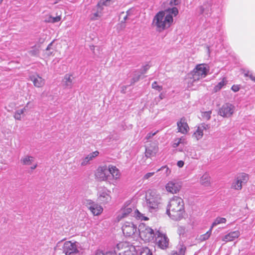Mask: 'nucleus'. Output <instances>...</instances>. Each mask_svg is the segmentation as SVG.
<instances>
[{"instance_id": "f257e3e1", "label": "nucleus", "mask_w": 255, "mask_h": 255, "mask_svg": "<svg viewBox=\"0 0 255 255\" xmlns=\"http://www.w3.org/2000/svg\"><path fill=\"white\" fill-rule=\"evenodd\" d=\"M178 13V10L176 7L158 12L153 20V24L156 27L157 31L160 32L169 27L173 21L172 15L175 16Z\"/></svg>"}, {"instance_id": "f03ea898", "label": "nucleus", "mask_w": 255, "mask_h": 255, "mask_svg": "<svg viewBox=\"0 0 255 255\" xmlns=\"http://www.w3.org/2000/svg\"><path fill=\"white\" fill-rule=\"evenodd\" d=\"M184 212L183 200L181 197L174 196L168 203L167 214L173 220H179L183 218Z\"/></svg>"}, {"instance_id": "7ed1b4c3", "label": "nucleus", "mask_w": 255, "mask_h": 255, "mask_svg": "<svg viewBox=\"0 0 255 255\" xmlns=\"http://www.w3.org/2000/svg\"><path fill=\"white\" fill-rule=\"evenodd\" d=\"M146 205L148 210H152L158 208L161 201V196L154 191H150L146 195Z\"/></svg>"}, {"instance_id": "20e7f679", "label": "nucleus", "mask_w": 255, "mask_h": 255, "mask_svg": "<svg viewBox=\"0 0 255 255\" xmlns=\"http://www.w3.org/2000/svg\"><path fill=\"white\" fill-rule=\"evenodd\" d=\"M118 255H136L135 246L128 242H121L117 246Z\"/></svg>"}, {"instance_id": "39448f33", "label": "nucleus", "mask_w": 255, "mask_h": 255, "mask_svg": "<svg viewBox=\"0 0 255 255\" xmlns=\"http://www.w3.org/2000/svg\"><path fill=\"white\" fill-rule=\"evenodd\" d=\"M209 71V67L204 64L197 65L192 72L193 81L205 78Z\"/></svg>"}, {"instance_id": "423d86ee", "label": "nucleus", "mask_w": 255, "mask_h": 255, "mask_svg": "<svg viewBox=\"0 0 255 255\" xmlns=\"http://www.w3.org/2000/svg\"><path fill=\"white\" fill-rule=\"evenodd\" d=\"M122 229L124 235L126 237L135 238L138 236V229L132 222H124Z\"/></svg>"}, {"instance_id": "0eeeda50", "label": "nucleus", "mask_w": 255, "mask_h": 255, "mask_svg": "<svg viewBox=\"0 0 255 255\" xmlns=\"http://www.w3.org/2000/svg\"><path fill=\"white\" fill-rule=\"evenodd\" d=\"M138 236L145 242H151L154 240V233L153 230L145 225L139 226L138 229Z\"/></svg>"}, {"instance_id": "6e6552de", "label": "nucleus", "mask_w": 255, "mask_h": 255, "mask_svg": "<svg viewBox=\"0 0 255 255\" xmlns=\"http://www.w3.org/2000/svg\"><path fill=\"white\" fill-rule=\"evenodd\" d=\"M133 209L130 207H126L121 210L118 216V219L120 220L126 217L131 214V216H135L138 219L147 220L148 218L143 216L137 210H135L134 213H132Z\"/></svg>"}, {"instance_id": "1a4fd4ad", "label": "nucleus", "mask_w": 255, "mask_h": 255, "mask_svg": "<svg viewBox=\"0 0 255 255\" xmlns=\"http://www.w3.org/2000/svg\"><path fill=\"white\" fill-rule=\"evenodd\" d=\"M249 179V175L245 173L239 174L232 184V188L241 190L243 186L245 185Z\"/></svg>"}, {"instance_id": "9d476101", "label": "nucleus", "mask_w": 255, "mask_h": 255, "mask_svg": "<svg viewBox=\"0 0 255 255\" xmlns=\"http://www.w3.org/2000/svg\"><path fill=\"white\" fill-rule=\"evenodd\" d=\"M78 245L79 244L71 241H66L64 242L62 246L63 253L65 255H73L78 253Z\"/></svg>"}, {"instance_id": "9b49d317", "label": "nucleus", "mask_w": 255, "mask_h": 255, "mask_svg": "<svg viewBox=\"0 0 255 255\" xmlns=\"http://www.w3.org/2000/svg\"><path fill=\"white\" fill-rule=\"evenodd\" d=\"M235 110V107L233 105L230 103H226L220 109L219 113L223 117L228 118L233 115Z\"/></svg>"}, {"instance_id": "f8f14e48", "label": "nucleus", "mask_w": 255, "mask_h": 255, "mask_svg": "<svg viewBox=\"0 0 255 255\" xmlns=\"http://www.w3.org/2000/svg\"><path fill=\"white\" fill-rule=\"evenodd\" d=\"M96 176L100 181H108L111 179L109 175V170L106 166L99 167L97 170Z\"/></svg>"}, {"instance_id": "ddd939ff", "label": "nucleus", "mask_w": 255, "mask_h": 255, "mask_svg": "<svg viewBox=\"0 0 255 255\" xmlns=\"http://www.w3.org/2000/svg\"><path fill=\"white\" fill-rule=\"evenodd\" d=\"M85 204L94 216L100 215L103 211V208L101 206L94 203L91 200H86Z\"/></svg>"}, {"instance_id": "4468645a", "label": "nucleus", "mask_w": 255, "mask_h": 255, "mask_svg": "<svg viewBox=\"0 0 255 255\" xmlns=\"http://www.w3.org/2000/svg\"><path fill=\"white\" fill-rule=\"evenodd\" d=\"M104 7H102L98 3L91 10V13L89 17L92 21L98 20L103 14Z\"/></svg>"}, {"instance_id": "2eb2a0df", "label": "nucleus", "mask_w": 255, "mask_h": 255, "mask_svg": "<svg viewBox=\"0 0 255 255\" xmlns=\"http://www.w3.org/2000/svg\"><path fill=\"white\" fill-rule=\"evenodd\" d=\"M181 188V183L176 180L169 181L165 185V189L168 192L172 194L178 193Z\"/></svg>"}, {"instance_id": "dca6fc26", "label": "nucleus", "mask_w": 255, "mask_h": 255, "mask_svg": "<svg viewBox=\"0 0 255 255\" xmlns=\"http://www.w3.org/2000/svg\"><path fill=\"white\" fill-rule=\"evenodd\" d=\"M111 192L105 188H102L98 192V199L102 203L109 202L111 199L110 195Z\"/></svg>"}, {"instance_id": "f3484780", "label": "nucleus", "mask_w": 255, "mask_h": 255, "mask_svg": "<svg viewBox=\"0 0 255 255\" xmlns=\"http://www.w3.org/2000/svg\"><path fill=\"white\" fill-rule=\"evenodd\" d=\"M197 10L199 14L207 17L210 16L212 12L211 5L209 3H204L203 5L199 6Z\"/></svg>"}, {"instance_id": "a211bd4d", "label": "nucleus", "mask_w": 255, "mask_h": 255, "mask_svg": "<svg viewBox=\"0 0 255 255\" xmlns=\"http://www.w3.org/2000/svg\"><path fill=\"white\" fill-rule=\"evenodd\" d=\"M158 147L157 145L155 143H152L149 146L146 148L145 152V156L147 158L154 156L158 152Z\"/></svg>"}, {"instance_id": "6ab92c4d", "label": "nucleus", "mask_w": 255, "mask_h": 255, "mask_svg": "<svg viewBox=\"0 0 255 255\" xmlns=\"http://www.w3.org/2000/svg\"><path fill=\"white\" fill-rule=\"evenodd\" d=\"M30 80L32 81L34 86L40 88L45 84V80L38 75H33L29 77Z\"/></svg>"}, {"instance_id": "aec40b11", "label": "nucleus", "mask_w": 255, "mask_h": 255, "mask_svg": "<svg viewBox=\"0 0 255 255\" xmlns=\"http://www.w3.org/2000/svg\"><path fill=\"white\" fill-rule=\"evenodd\" d=\"M240 236V233L239 231L231 232L223 237L222 241L225 242H231L239 238Z\"/></svg>"}, {"instance_id": "412c9836", "label": "nucleus", "mask_w": 255, "mask_h": 255, "mask_svg": "<svg viewBox=\"0 0 255 255\" xmlns=\"http://www.w3.org/2000/svg\"><path fill=\"white\" fill-rule=\"evenodd\" d=\"M158 246L162 249L166 248L168 246L169 240L165 235L159 236L157 239Z\"/></svg>"}, {"instance_id": "4be33fe9", "label": "nucleus", "mask_w": 255, "mask_h": 255, "mask_svg": "<svg viewBox=\"0 0 255 255\" xmlns=\"http://www.w3.org/2000/svg\"><path fill=\"white\" fill-rule=\"evenodd\" d=\"M99 154V151H95L88 154L86 157H85L81 164L82 166H85L89 163L91 160H92L94 158L97 157Z\"/></svg>"}, {"instance_id": "5701e85b", "label": "nucleus", "mask_w": 255, "mask_h": 255, "mask_svg": "<svg viewBox=\"0 0 255 255\" xmlns=\"http://www.w3.org/2000/svg\"><path fill=\"white\" fill-rule=\"evenodd\" d=\"M30 105V102H28L27 104L25 105V106L22 109L17 110L16 111L14 115V118L15 120H20L22 117L23 116L24 113L25 112L28 108V106Z\"/></svg>"}, {"instance_id": "b1692460", "label": "nucleus", "mask_w": 255, "mask_h": 255, "mask_svg": "<svg viewBox=\"0 0 255 255\" xmlns=\"http://www.w3.org/2000/svg\"><path fill=\"white\" fill-rule=\"evenodd\" d=\"M73 77L72 75L66 74L62 81L64 85L69 88H71L73 85Z\"/></svg>"}, {"instance_id": "393cba45", "label": "nucleus", "mask_w": 255, "mask_h": 255, "mask_svg": "<svg viewBox=\"0 0 255 255\" xmlns=\"http://www.w3.org/2000/svg\"><path fill=\"white\" fill-rule=\"evenodd\" d=\"M109 170V175L111 174L113 178L118 179L120 176V172L118 169L115 166L109 165L108 167Z\"/></svg>"}, {"instance_id": "a878e982", "label": "nucleus", "mask_w": 255, "mask_h": 255, "mask_svg": "<svg viewBox=\"0 0 255 255\" xmlns=\"http://www.w3.org/2000/svg\"><path fill=\"white\" fill-rule=\"evenodd\" d=\"M200 183L204 186H209L210 185V176L209 174L205 173L200 178Z\"/></svg>"}, {"instance_id": "bb28decb", "label": "nucleus", "mask_w": 255, "mask_h": 255, "mask_svg": "<svg viewBox=\"0 0 255 255\" xmlns=\"http://www.w3.org/2000/svg\"><path fill=\"white\" fill-rule=\"evenodd\" d=\"M34 161V158L30 156H25L20 159V162L24 165H30Z\"/></svg>"}, {"instance_id": "cd10ccee", "label": "nucleus", "mask_w": 255, "mask_h": 255, "mask_svg": "<svg viewBox=\"0 0 255 255\" xmlns=\"http://www.w3.org/2000/svg\"><path fill=\"white\" fill-rule=\"evenodd\" d=\"M177 251L174 252L172 255H184L186 248L184 245L180 244L177 246Z\"/></svg>"}, {"instance_id": "c85d7f7f", "label": "nucleus", "mask_w": 255, "mask_h": 255, "mask_svg": "<svg viewBox=\"0 0 255 255\" xmlns=\"http://www.w3.org/2000/svg\"><path fill=\"white\" fill-rule=\"evenodd\" d=\"M186 143L185 138L182 136L181 138L176 139L173 143L172 146L174 148H176L178 146H180L181 145H184V144Z\"/></svg>"}, {"instance_id": "c756f323", "label": "nucleus", "mask_w": 255, "mask_h": 255, "mask_svg": "<svg viewBox=\"0 0 255 255\" xmlns=\"http://www.w3.org/2000/svg\"><path fill=\"white\" fill-rule=\"evenodd\" d=\"M28 54L31 56H37L39 54V47L32 46L28 51Z\"/></svg>"}, {"instance_id": "7c9ffc66", "label": "nucleus", "mask_w": 255, "mask_h": 255, "mask_svg": "<svg viewBox=\"0 0 255 255\" xmlns=\"http://www.w3.org/2000/svg\"><path fill=\"white\" fill-rule=\"evenodd\" d=\"M161 171L162 172L163 176L165 177H168L171 173V170L166 166H163L160 168L157 169L156 172Z\"/></svg>"}, {"instance_id": "2f4dec72", "label": "nucleus", "mask_w": 255, "mask_h": 255, "mask_svg": "<svg viewBox=\"0 0 255 255\" xmlns=\"http://www.w3.org/2000/svg\"><path fill=\"white\" fill-rule=\"evenodd\" d=\"M226 222V218L218 217L216 218V219L214 220V222L212 223L211 228H212V229L214 227L220 224L225 223Z\"/></svg>"}, {"instance_id": "473e14b6", "label": "nucleus", "mask_w": 255, "mask_h": 255, "mask_svg": "<svg viewBox=\"0 0 255 255\" xmlns=\"http://www.w3.org/2000/svg\"><path fill=\"white\" fill-rule=\"evenodd\" d=\"M177 128H189L187 123L186 119L185 118H182L180 121L177 123Z\"/></svg>"}, {"instance_id": "72a5a7b5", "label": "nucleus", "mask_w": 255, "mask_h": 255, "mask_svg": "<svg viewBox=\"0 0 255 255\" xmlns=\"http://www.w3.org/2000/svg\"><path fill=\"white\" fill-rule=\"evenodd\" d=\"M203 135V130L202 128H197L195 132H194L193 136L197 140L201 139Z\"/></svg>"}, {"instance_id": "f704fd0d", "label": "nucleus", "mask_w": 255, "mask_h": 255, "mask_svg": "<svg viewBox=\"0 0 255 255\" xmlns=\"http://www.w3.org/2000/svg\"><path fill=\"white\" fill-rule=\"evenodd\" d=\"M212 230V228H210V230L206 233L200 236L199 240L201 241H204L208 240L211 235Z\"/></svg>"}, {"instance_id": "c9c22d12", "label": "nucleus", "mask_w": 255, "mask_h": 255, "mask_svg": "<svg viewBox=\"0 0 255 255\" xmlns=\"http://www.w3.org/2000/svg\"><path fill=\"white\" fill-rule=\"evenodd\" d=\"M140 255H152V254L148 248L144 247L140 249Z\"/></svg>"}, {"instance_id": "e433bc0d", "label": "nucleus", "mask_w": 255, "mask_h": 255, "mask_svg": "<svg viewBox=\"0 0 255 255\" xmlns=\"http://www.w3.org/2000/svg\"><path fill=\"white\" fill-rule=\"evenodd\" d=\"M184 150L187 152L188 156L192 158H195V156H196V153L194 149H191V148L186 147Z\"/></svg>"}, {"instance_id": "4c0bfd02", "label": "nucleus", "mask_w": 255, "mask_h": 255, "mask_svg": "<svg viewBox=\"0 0 255 255\" xmlns=\"http://www.w3.org/2000/svg\"><path fill=\"white\" fill-rule=\"evenodd\" d=\"M226 81L224 78L221 82L218 83L217 85L214 87V90L216 92L219 91L226 84Z\"/></svg>"}, {"instance_id": "58836bf2", "label": "nucleus", "mask_w": 255, "mask_h": 255, "mask_svg": "<svg viewBox=\"0 0 255 255\" xmlns=\"http://www.w3.org/2000/svg\"><path fill=\"white\" fill-rule=\"evenodd\" d=\"M114 0H101L98 3L102 7L104 6H108L111 4Z\"/></svg>"}, {"instance_id": "ea45409f", "label": "nucleus", "mask_w": 255, "mask_h": 255, "mask_svg": "<svg viewBox=\"0 0 255 255\" xmlns=\"http://www.w3.org/2000/svg\"><path fill=\"white\" fill-rule=\"evenodd\" d=\"M178 233L180 237L186 236V230L185 227L180 226L178 228Z\"/></svg>"}, {"instance_id": "a19ab883", "label": "nucleus", "mask_w": 255, "mask_h": 255, "mask_svg": "<svg viewBox=\"0 0 255 255\" xmlns=\"http://www.w3.org/2000/svg\"><path fill=\"white\" fill-rule=\"evenodd\" d=\"M61 20V17L60 16H57L56 17L50 16L49 17L48 22L52 23H55Z\"/></svg>"}, {"instance_id": "79ce46f5", "label": "nucleus", "mask_w": 255, "mask_h": 255, "mask_svg": "<svg viewBox=\"0 0 255 255\" xmlns=\"http://www.w3.org/2000/svg\"><path fill=\"white\" fill-rule=\"evenodd\" d=\"M150 67V66L148 64H146L145 65L143 66L140 69V74L142 75L145 73L149 69Z\"/></svg>"}, {"instance_id": "37998d69", "label": "nucleus", "mask_w": 255, "mask_h": 255, "mask_svg": "<svg viewBox=\"0 0 255 255\" xmlns=\"http://www.w3.org/2000/svg\"><path fill=\"white\" fill-rule=\"evenodd\" d=\"M211 111L205 112L202 113V116L206 120H209L211 117Z\"/></svg>"}, {"instance_id": "c03bdc74", "label": "nucleus", "mask_w": 255, "mask_h": 255, "mask_svg": "<svg viewBox=\"0 0 255 255\" xmlns=\"http://www.w3.org/2000/svg\"><path fill=\"white\" fill-rule=\"evenodd\" d=\"M152 88L158 91H160L162 89V86L158 85L157 82L155 81L152 84Z\"/></svg>"}, {"instance_id": "a18cd8bd", "label": "nucleus", "mask_w": 255, "mask_h": 255, "mask_svg": "<svg viewBox=\"0 0 255 255\" xmlns=\"http://www.w3.org/2000/svg\"><path fill=\"white\" fill-rule=\"evenodd\" d=\"M131 10H129L127 11V14L124 17V21L125 22L128 20H132V18L130 17Z\"/></svg>"}, {"instance_id": "49530a36", "label": "nucleus", "mask_w": 255, "mask_h": 255, "mask_svg": "<svg viewBox=\"0 0 255 255\" xmlns=\"http://www.w3.org/2000/svg\"><path fill=\"white\" fill-rule=\"evenodd\" d=\"M141 74H138L137 75H135V76L131 79V84H134V83L137 82L140 77Z\"/></svg>"}, {"instance_id": "de8ad7c7", "label": "nucleus", "mask_w": 255, "mask_h": 255, "mask_svg": "<svg viewBox=\"0 0 255 255\" xmlns=\"http://www.w3.org/2000/svg\"><path fill=\"white\" fill-rule=\"evenodd\" d=\"M245 76L246 77H249L252 81L255 82V76H254L251 72L247 71L245 73Z\"/></svg>"}, {"instance_id": "09e8293b", "label": "nucleus", "mask_w": 255, "mask_h": 255, "mask_svg": "<svg viewBox=\"0 0 255 255\" xmlns=\"http://www.w3.org/2000/svg\"><path fill=\"white\" fill-rule=\"evenodd\" d=\"M154 173H155V172L147 173L144 175L143 178V179H148V178H149L150 177L152 176L154 174Z\"/></svg>"}, {"instance_id": "8fccbe9b", "label": "nucleus", "mask_w": 255, "mask_h": 255, "mask_svg": "<svg viewBox=\"0 0 255 255\" xmlns=\"http://www.w3.org/2000/svg\"><path fill=\"white\" fill-rule=\"evenodd\" d=\"M180 3V0H171L170 2L171 5H177Z\"/></svg>"}, {"instance_id": "3c124183", "label": "nucleus", "mask_w": 255, "mask_h": 255, "mask_svg": "<svg viewBox=\"0 0 255 255\" xmlns=\"http://www.w3.org/2000/svg\"><path fill=\"white\" fill-rule=\"evenodd\" d=\"M158 132V131H152L151 132H149L148 133L146 136V138L147 139H149L150 138H151L153 135H155L156 133Z\"/></svg>"}, {"instance_id": "603ef678", "label": "nucleus", "mask_w": 255, "mask_h": 255, "mask_svg": "<svg viewBox=\"0 0 255 255\" xmlns=\"http://www.w3.org/2000/svg\"><path fill=\"white\" fill-rule=\"evenodd\" d=\"M240 89L239 86L237 85H234L231 88V89L235 92L239 91Z\"/></svg>"}, {"instance_id": "864d4df0", "label": "nucleus", "mask_w": 255, "mask_h": 255, "mask_svg": "<svg viewBox=\"0 0 255 255\" xmlns=\"http://www.w3.org/2000/svg\"><path fill=\"white\" fill-rule=\"evenodd\" d=\"M53 42L52 41L50 44H49L47 46V48H46V50L47 51H49V53L48 54V55L51 54L53 53V51H50V50L52 49L51 46L52 45Z\"/></svg>"}, {"instance_id": "5fc2aeb1", "label": "nucleus", "mask_w": 255, "mask_h": 255, "mask_svg": "<svg viewBox=\"0 0 255 255\" xmlns=\"http://www.w3.org/2000/svg\"><path fill=\"white\" fill-rule=\"evenodd\" d=\"M188 131V128H178V132H181L183 134L187 133Z\"/></svg>"}, {"instance_id": "6e6d98bb", "label": "nucleus", "mask_w": 255, "mask_h": 255, "mask_svg": "<svg viewBox=\"0 0 255 255\" xmlns=\"http://www.w3.org/2000/svg\"><path fill=\"white\" fill-rule=\"evenodd\" d=\"M118 254L117 250L115 251V252L110 251V252H106V253L105 254V255H115V254Z\"/></svg>"}, {"instance_id": "4d7b16f0", "label": "nucleus", "mask_w": 255, "mask_h": 255, "mask_svg": "<svg viewBox=\"0 0 255 255\" xmlns=\"http://www.w3.org/2000/svg\"><path fill=\"white\" fill-rule=\"evenodd\" d=\"M184 164L183 161L180 160L177 162V165L179 167H182Z\"/></svg>"}, {"instance_id": "13d9d810", "label": "nucleus", "mask_w": 255, "mask_h": 255, "mask_svg": "<svg viewBox=\"0 0 255 255\" xmlns=\"http://www.w3.org/2000/svg\"><path fill=\"white\" fill-rule=\"evenodd\" d=\"M95 255H105V254H104L102 251H97Z\"/></svg>"}, {"instance_id": "bf43d9fd", "label": "nucleus", "mask_w": 255, "mask_h": 255, "mask_svg": "<svg viewBox=\"0 0 255 255\" xmlns=\"http://www.w3.org/2000/svg\"><path fill=\"white\" fill-rule=\"evenodd\" d=\"M127 88V86H123V87H122V89H122V93H125V91L126 90Z\"/></svg>"}, {"instance_id": "052dcab7", "label": "nucleus", "mask_w": 255, "mask_h": 255, "mask_svg": "<svg viewBox=\"0 0 255 255\" xmlns=\"http://www.w3.org/2000/svg\"><path fill=\"white\" fill-rule=\"evenodd\" d=\"M184 149V146L183 147H181V145L180 146V147L178 149V150L179 151H183Z\"/></svg>"}, {"instance_id": "680f3d73", "label": "nucleus", "mask_w": 255, "mask_h": 255, "mask_svg": "<svg viewBox=\"0 0 255 255\" xmlns=\"http://www.w3.org/2000/svg\"><path fill=\"white\" fill-rule=\"evenodd\" d=\"M37 166V165L36 164L33 165L32 166H31L30 168L32 170H33V169H35L36 168Z\"/></svg>"}, {"instance_id": "e2e57ef3", "label": "nucleus", "mask_w": 255, "mask_h": 255, "mask_svg": "<svg viewBox=\"0 0 255 255\" xmlns=\"http://www.w3.org/2000/svg\"><path fill=\"white\" fill-rule=\"evenodd\" d=\"M33 108V106H30L29 107V108Z\"/></svg>"}, {"instance_id": "0e129e2a", "label": "nucleus", "mask_w": 255, "mask_h": 255, "mask_svg": "<svg viewBox=\"0 0 255 255\" xmlns=\"http://www.w3.org/2000/svg\"><path fill=\"white\" fill-rule=\"evenodd\" d=\"M3 0H0V3H1L2 2Z\"/></svg>"}]
</instances>
